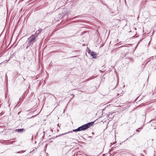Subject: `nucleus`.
I'll list each match as a JSON object with an SVG mask.
<instances>
[{"instance_id":"obj_1","label":"nucleus","mask_w":156,"mask_h":156,"mask_svg":"<svg viewBox=\"0 0 156 156\" xmlns=\"http://www.w3.org/2000/svg\"><path fill=\"white\" fill-rule=\"evenodd\" d=\"M94 123V122H90L84 125H82V126L79 127L78 128L73 129L72 131H70L68 132V133H72V132H77L80 131H84L87 129L89 128L92 126Z\"/></svg>"},{"instance_id":"obj_2","label":"nucleus","mask_w":156,"mask_h":156,"mask_svg":"<svg viewBox=\"0 0 156 156\" xmlns=\"http://www.w3.org/2000/svg\"><path fill=\"white\" fill-rule=\"evenodd\" d=\"M36 37H30L28 39H30V41H29V43H30V44L29 45H31V44H33V43L35 42L36 41Z\"/></svg>"},{"instance_id":"obj_3","label":"nucleus","mask_w":156,"mask_h":156,"mask_svg":"<svg viewBox=\"0 0 156 156\" xmlns=\"http://www.w3.org/2000/svg\"><path fill=\"white\" fill-rule=\"evenodd\" d=\"M42 30L41 29H39L37 31L35 34L33 35L34 37H37L42 32Z\"/></svg>"},{"instance_id":"obj_4","label":"nucleus","mask_w":156,"mask_h":156,"mask_svg":"<svg viewBox=\"0 0 156 156\" xmlns=\"http://www.w3.org/2000/svg\"><path fill=\"white\" fill-rule=\"evenodd\" d=\"M114 112H109V113L107 115V116L108 117H109V119H112L114 117V114H114Z\"/></svg>"},{"instance_id":"obj_5","label":"nucleus","mask_w":156,"mask_h":156,"mask_svg":"<svg viewBox=\"0 0 156 156\" xmlns=\"http://www.w3.org/2000/svg\"><path fill=\"white\" fill-rule=\"evenodd\" d=\"M91 56L93 58H96L97 55L94 52H92L90 53V54Z\"/></svg>"},{"instance_id":"obj_6","label":"nucleus","mask_w":156,"mask_h":156,"mask_svg":"<svg viewBox=\"0 0 156 156\" xmlns=\"http://www.w3.org/2000/svg\"><path fill=\"white\" fill-rule=\"evenodd\" d=\"M24 130L23 129H18L16 130V131L18 132H22Z\"/></svg>"},{"instance_id":"obj_7","label":"nucleus","mask_w":156,"mask_h":156,"mask_svg":"<svg viewBox=\"0 0 156 156\" xmlns=\"http://www.w3.org/2000/svg\"><path fill=\"white\" fill-rule=\"evenodd\" d=\"M127 54V53H125V54H122L121 56V57H122V58H124L125 57L126 55Z\"/></svg>"},{"instance_id":"obj_8","label":"nucleus","mask_w":156,"mask_h":156,"mask_svg":"<svg viewBox=\"0 0 156 156\" xmlns=\"http://www.w3.org/2000/svg\"><path fill=\"white\" fill-rule=\"evenodd\" d=\"M126 58H128L129 60L130 61H132L133 60V59L131 57H128Z\"/></svg>"},{"instance_id":"obj_9","label":"nucleus","mask_w":156,"mask_h":156,"mask_svg":"<svg viewBox=\"0 0 156 156\" xmlns=\"http://www.w3.org/2000/svg\"><path fill=\"white\" fill-rule=\"evenodd\" d=\"M25 151H18L16 152L17 153H23Z\"/></svg>"},{"instance_id":"obj_10","label":"nucleus","mask_w":156,"mask_h":156,"mask_svg":"<svg viewBox=\"0 0 156 156\" xmlns=\"http://www.w3.org/2000/svg\"><path fill=\"white\" fill-rule=\"evenodd\" d=\"M63 133V134H61V135H58L57 136H56V137H59V136H62V135H64V134H66V133Z\"/></svg>"},{"instance_id":"obj_11","label":"nucleus","mask_w":156,"mask_h":156,"mask_svg":"<svg viewBox=\"0 0 156 156\" xmlns=\"http://www.w3.org/2000/svg\"><path fill=\"white\" fill-rule=\"evenodd\" d=\"M142 129V128H139L138 129H136V131L137 132H140V131L139 130V129Z\"/></svg>"},{"instance_id":"obj_12","label":"nucleus","mask_w":156,"mask_h":156,"mask_svg":"<svg viewBox=\"0 0 156 156\" xmlns=\"http://www.w3.org/2000/svg\"><path fill=\"white\" fill-rule=\"evenodd\" d=\"M87 52L88 53H90V51H91L90 50L89 48H87Z\"/></svg>"},{"instance_id":"obj_13","label":"nucleus","mask_w":156,"mask_h":156,"mask_svg":"<svg viewBox=\"0 0 156 156\" xmlns=\"http://www.w3.org/2000/svg\"><path fill=\"white\" fill-rule=\"evenodd\" d=\"M17 76H19V75H20V74H18L17 73Z\"/></svg>"},{"instance_id":"obj_14","label":"nucleus","mask_w":156,"mask_h":156,"mask_svg":"<svg viewBox=\"0 0 156 156\" xmlns=\"http://www.w3.org/2000/svg\"><path fill=\"white\" fill-rule=\"evenodd\" d=\"M150 60H149V61H147V63H146V64H147V63H148L149 62H150Z\"/></svg>"},{"instance_id":"obj_15","label":"nucleus","mask_w":156,"mask_h":156,"mask_svg":"<svg viewBox=\"0 0 156 156\" xmlns=\"http://www.w3.org/2000/svg\"><path fill=\"white\" fill-rule=\"evenodd\" d=\"M72 95H73V98H74V95L73 94H72Z\"/></svg>"},{"instance_id":"obj_16","label":"nucleus","mask_w":156,"mask_h":156,"mask_svg":"<svg viewBox=\"0 0 156 156\" xmlns=\"http://www.w3.org/2000/svg\"><path fill=\"white\" fill-rule=\"evenodd\" d=\"M23 78L24 80H26V79L25 78H24L23 77Z\"/></svg>"},{"instance_id":"obj_17","label":"nucleus","mask_w":156,"mask_h":156,"mask_svg":"<svg viewBox=\"0 0 156 156\" xmlns=\"http://www.w3.org/2000/svg\"><path fill=\"white\" fill-rule=\"evenodd\" d=\"M88 138H90V136H88Z\"/></svg>"},{"instance_id":"obj_18","label":"nucleus","mask_w":156,"mask_h":156,"mask_svg":"<svg viewBox=\"0 0 156 156\" xmlns=\"http://www.w3.org/2000/svg\"><path fill=\"white\" fill-rule=\"evenodd\" d=\"M28 46H27V47H26V49H27V48H28Z\"/></svg>"},{"instance_id":"obj_19","label":"nucleus","mask_w":156,"mask_h":156,"mask_svg":"<svg viewBox=\"0 0 156 156\" xmlns=\"http://www.w3.org/2000/svg\"><path fill=\"white\" fill-rule=\"evenodd\" d=\"M123 47V46H121V47H120L119 48H121V47Z\"/></svg>"},{"instance_id":"obj_20","label":"nucleus","mask_w":156,"mask_h":156,"mask_svg":"<svg viewBox=\"0 0 156 156\" xmlns=\"http://www.w3.org/2000/svg\"><path fill=\"white\" fill-rule=\"evenodd\" d=\"M14 139H12V140H14Z\"/></svg>"}]
</instances>
